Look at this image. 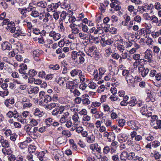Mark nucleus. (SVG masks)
<instances>
[{
	"instance_id": "38",
	"label": "nucleus",
	"mask_w": 161,
	"mask_h": 161,
	"mask_svg": "<svg viewBox=\"0 0 161 161\" xmlns=\"http://www.w3.org/2000/svg\"><path fill=\"white\" fill-rule=\"evenodd\" d=\"M125 121L124 119H121L118 120V125L119 126L122 127L125 125Z\"/></svg>"
},
{
	"instance_id": "32",
	"label": "nucleus",
	"mask_w": 161,
	"mask_h": 161,
	"mask_svg": "<svg viewBox=\"0 0 161 161\" xmlns=\"http://www.w3.org/2000/svg\"><path fill=\"white\" fill-rule=\"evenodd\" d=\"M150 19L153 22L155 23L157 25L158 22V19L157 17L155 15H153L151 17Z\"/></svg>"
},
{
	"instance_id": "54",
	"label": "nucleus",
	"mask_w": 161,
	"mask_h": 161,
	"mask_svg": "<svg viewBox=\"0 0 161 161\" xmlns=\"http://www.w3.org/2000/svg\"><path fill=\"white\" fill-rule=\"evenodd\" d=\"M19 12H20L21 14H22L23 15V16H22V17L23 18V17H25L26 16V14H25L26 12V10L22 8H19Z\"/></svg>"
},
{
	"instance_id": "57",
	"label": "nucleus",
	"mask_w": 161,
	"mask_h": 161,
	"mask_svg": "<svg viewBox=\"0 0 161 161\" xmlns=\"http://www.w3.org/2000/svg\"><path fill=\"white\" fill-rule=\"evenodd\" d=\"M44 101L45 103H48L51 101V97L48 95H46L45 96Z\"/></svg>"
},
{
	"instance_id": "28",
	"label": "nucleus",
	"mask_w": 161,
	"mask_h": 161,
	"mask_svg": "<svg viewBox=\"0 0 161 161\" xmlns=\"http://www.w3.org/2000/svg\"><path fill=\"white\" fill-rule=\"evenodd\" d=\"M116 94V92H114L113 94L111 95L110 97V99L112 101H117L119 99V97Z\"/></svg>"
},
{
	"instance_id": "43",
	"label": "nucleus",
	"mask_w": 161,
	"mask_h": 161,
	"mask_svg": "<svg viewBox=\"0 0 161 161\" xmlns=\"http://www.w3.org/2000/svg\"><path fill=\"white\" fill-rule=\"evenodd\" d=\"M30 125L31 126H35L38 124V122L36 120L34 119H31L30 122Z\"/></svg>"
},
{
	"instance_id": "34",
	"label": "nucleus",
	"mask_w": 161,
	"mask_h": 161,
	"mask_svg": "<svg viewBox=\"0 0 161 161\" xmlns=\"http://www.w3.org/2000/svg\"><path fill=\"white\" fill-rule=\"evenodd\" d=\"M131 79H129L128 80H127V82L128 84L131 86H135L134 85L135 82H136L135 79L134 77H131Z\"/></svg>"
},
{
	"instance_id": "26",
	"label": "nucleus",
	"mask_w": 161,
	"mask_h": 161,
	"mask_svg": "<svg viewBox=\"0 0 161 161\" xmlns=\"http://www.w3.org/2000/svg\"><path fill=\"white\" fill-rule=\"evenodd\" d=\"M111 3L110 4V6L111 8L114 9L117 4H119L120 3L117 0H110Z\"/></svg>"
},
{
	"instance_id": "19",
	"label": "nucleus",
	"mask_w": 161,
	"mask_h": 161,
	"mask_svg": "<svg viewBox=\"0 0 161 161\" xmlns=\"http://www.w3.org/2000/svg\"><path fill=\"white\" fill-rule=\"evenodd\" d=\"M98 146L97 144H92L90 145V148L92 151L96 150L97 151L99 152L101 149L98 147Z\"/></svg>"
},
{
	"instance_id": "33",
	"label": "nucleus",
	"mask_w": 161,
	"mask_h": 161,
	"mask_svg": "<svg viewBox=\"0 0 161 161\" xmlns=\"http://www.w3.org/2000/svg\"><path fill=\"white\" fill-rule=\"evenodd\" d=\"M56 104L55 103H52L48 105H45L44 107L46 108L51 110L53 108L56 107Z\"/></svg>"
},
{
	"instance_id": "8",
	"label": "nucleus",
	"mask_w": 161,
	"mask_h": 161,
	"mask_svg": "<svg viewBox=\"0 0 161 161\" xmlns=\"http://www.w3.org/2000/svg\"><path fill=\"white\" fill-rule=\"evenodd\" d=\"M78 36L81 39L89 40L90 39V34L88 33L80 32L79 33Z\"/></svg>"
},
{
	"instance_id": "44",
	"label": "nucleus",
	"mask_w": 161,
	"mask_h": 161,
	"mask_svg": "<svg viewBox=\"0 0 161 161\" xmlns=\"http://www.w3.org/2000/svg\"><path fill=\"white\" fill-rule=\"evenodd\" d=\"M39 91V88L37 87H34L33 88L31 89L29 92H31L32 93H34L35 94L37 93Z\"/></svg>"
},
{
	"instance_id": "45",
	"label": "nucleus",
	"mask_w": 161,
	"mask_h": 161,
	"mask_svg": "<svg viewBox=\"0 0 161 161\" xmlns=\"http://www.w3.org/2000/svg\"><path fill=\"white\" fill-rule=\"evenodd\" d=\"M33 55L34 57H39L40 55V53L39 50H36L33 52Z\"/></svg>"
},
{
	"instance_id": "4",
	"label": "nucleus",
	"mask_w": 161,
	"mask_h": 161,
	"mask_svg": "<svg viewBox=\"0 0 161 161\" xmlns=\"http://www.w3.org/2000/svg\"><path fill=\"white\" fill-rule=\"evenodd\" d=\"M90 113L93 115V116L96 119H99L103 115V114L96 108H92L90 110Z\"/></svg>"
},
{
	"instance_id": "50",
	"label": "nucleus",
	"mask_w": 161,
	"mask_h": 161,
	"mask_svg": "<svg viewBox=\"0 0 161 161\" xmlns=\"http://www.w3.org/2000/svg\"><path fill=\"white\" fill-rule=\"evenodd\" d=\"M136 103L137 102L135 99H133L132 100L129 102H127V103H128V104L130 106H134L135 105H136Z\"/></svg>"
},
{
	"instance_id": "61",
	"label": "nucleus",
	"mask_w": 161,
	"mask_h": 161,
	"mask_svg": "<svg viewBox=\"0 0 161 161\" xmlns=\"http://www.w3.org/2000/svg\"><path fill=\"white\" fill-rule=\"evenodd\" d=\"M88 86L90 88L92 89H95L97 86V85L96 83L94 82H91L90 83L89 85Z\"/></svg>"
},
{
	"instance_id": "56",
	"label": "nucleus",
	"mask_w": 161,
	"mask_h": 161,
	"mask_svg": "<svg viewBox=\"0 0 161 161\" xmlns=\"http://www.w3.org/2000/svg\"><path fill=\"white\" fill-rule=\"evenodd\" d=\"M153 52L156 53H158L160 51L159 48L157 46H154L153 48Z\"/></svg>"
},
{
	"instance_id": "36",
	"label": "nucleus",
	"mask_w": 161,
	"mask_h": 161,
	"mask_svg": "<svg viewBox=\"0 0 161 161\" xmlns=\"http://www.w3.org/2000/svg\"><path fill=\"white\" fill-rule=\"evenodd\" d=\"M134 20L137 23H140L142 21L141 17L139 15H137L134 17Z\"/></svg>"
},
{
	"instance_id": "6",
	"label": "nucleus",
	"mask_w": 161,
	"mask_h": 161,
	"mask_svg": "<svg viewBox=\"0 0 161 161\" xmlns=\"http://www.w3.org/2000/svg\"><path fill=\"white\" fill-rule=\"evenodd\" d=\"M139 72L143 77L146 76L148 72V69L147 68H145L143 65H140L138 67Z\"/></svg>"
},
{
	"instance_id": "49",
	"label": "nucleus",
	"mask_w": 161,
	"mask_h": 161,
	"mask_svg": "<svg viewBox=\"0 0 161 161\" xmlns=\"http://www.w3.org/2000/svg\"><path fill=\"white\" fill-rule=\"evenodd\" d=\"M28 75L30 76V77L36 75L37 73L36 71L34 70H31L28 72Z\"/></svg>"
},
{
	"instance_id": "35",
	"label": "nucleus",
	"mask_w": 161,
	"mask_h": 161,
	"mask_svg": "<svg viewBox=\"0 0 161 161\" xmlns=\"http://www.w3.org/2000/svg\"><path fill=\"white\" fill-rule=\"evenodd\" d=\"M8 91L4 90L3 91H0V96L3 97L7 96L8 94Z\"/></svg>"
},
{
	"instance_id": "55",
	"label": "nucleus",
	"mask_w": 161,
	"mask_h": 161,
	"mask_svg": "<svg viewBox=\"0 0 161 161\" xmlns=\"http://www.w3.org/2000/svg\"><path fill=\"white\" fill-rule=\"evenodd\" d=\"M79 117L77 114H75L73 116V119L75 123L79 122Z\"/></svg>"
},
{
	"instance_id": "5",
	"label": "nucleus",
	"mask_w": 161,
	"mask_h": 161,
	"mask_svg": "<svg viewBox=\"0 0 161 161\" xmlns=\"http://www.w3.org/2000/svg\"><path fill=\"white\" fill-rule=\"evenodd\" d=\"M144 59L145 61L150 62L152 58V55L151 54V51L147 49L144 53Z\"/></svg>"
},
{
	"instance_id": "60",
	"label": "nucleus",
	"mask_w": 161,
	"mask_h": 161,
	"mask_svg": "<svg viewBox=\"0 0 161 161\" xmlns=\"http://www.w3.org/2000/svg\"><path fill=\"white\" fill-rule=\"evenodd\" d=\"M153 41L152 39L150 38H148L147 39L146 41V43L148 46H150L152 44Z\"/></svg>"
},
{
	"instance_id": "13",
	"label": "nucleus",
	"mask_w": 161,
	"mask_h": 161,
	"mask_svg": "<svg viewBox=\"0 0 161 161\" xmlns=\"http://www.w3.org/2000/svg\"><path fill=\"white\" fill-rule=\"evenodd\" d=\"M20 67V69H19V71L20 74L26 73V72H27V66L25 64H21Z\"/></svg>"
},
{
	"instance_id": "51",
	"label": "nucleus",
	"mask_w": 161,
	"mask_h": 161,
	"mask_svg": "<svg viewBox=\"0 0 161 161\" xmlns=\"http://www.w3.org/2000/svg\"><path fill=\"white\" fill-rule=\"evenodd\" d=\"M8 158L9 161H14L15 159V157L12 153L8 155Z\"/></svg>"
},
{
	"instance_id": "11",
	"label": "nucleus",
	"mask_w": 161,
	"mask_h": 161,
	"mask_svg": "<svg viewBox=\"0 0 161 161\" xmlns=\"http://www.w3.org/2000/svg\"><path fill=\"white\" fill-rule=\"evenodd\" d=\"M77 83L75 81H68L66 83V87L67 88L70 89V91L72 92L71 89H74L75 88Z\"/></svg>"
},
{
	"instance_id": "16",
	"label": "nucleus",
	"mask_w": 161,
	"mask_h": 161,
	"mask_svg": "<svg viewBox=\"0 0 161 161\" xmlns=\"http://www.w3.org/2000/svg\"><path fill=\"white\" fill-rule=\"evenodd\" d=\"M10 44L7 42H3L2 45V48L3 50H9L10 49Z\"/></svg>"
},
{
	"instance_id": "7",
	"label": "nucleus",
	"mask_w": 161,
	"mask_h": 161,
	"mask_svg": "<svg viewBox=\"0 0 161 161\" xmlns=\"http://www.w3.org/2000/svg\"><path fill=\"white\" fill-rule=\"evenodd\" d=\"M38 130L37 127H31L28 134L31 136V137L36 138V137L37 136Z\"/></svg>"
},
{
	"instance_id": "14",
	"label": "nucleus",
	"mask_w": 161,
	"mask_h": 161,
	"mask_svg": "<svg viewBox=\"0 0 161 161\" xmlns=\"http://www.w3.org/2000/svg\"><path fill=\"white\" fill-rule=\"evenodd\" d=\"M89 96L88 95H84L82 96V103L85 105H88L90 103V101L89 100L88 97Z\"/></svg>"
},
{
	"instance_id": "24",
	"label": "nucleus",
	"mask_w": 161,
	"mask_h": 161,
	"mask_svg": "<svg viewBox=\"0 0 161 161\" xmlns=\"http://www.w3.org/2000/svg\"><path fill=\"white\" fill-rule=\"evenodd\" d=\"M130 159H132L134 160H136L139 158V157L137 156L134 153H130L129 155Z\"/></svg>"
},
{
	"instance_id": "59",
	"label": "nucleus",
	"mask_w": 161,
	"mask_h": 161,
	"mask_svg": "<svg viewBox=\"0 0 161 161\" xmlns=\"http://www.w3.org/2000/svg\"><path fill=\"white\" fill-rule=\"evenodd\" d=\"M161 34V32H153L152 33V35L154 38L159 36Z\"/></svg>"
},
{
	"instance_id": "23",
	"label": "nucleus",
	"mask_w": 161,
	"mask_h": 161,
	"mask_svg": "<svg viewBox=\"0 0 161 161\" xmlns=\"http://www.w3.org/2000/svg\"><path fill=\"white\" fill-rule=\"evenodd\" d=\"M14 103V99L13 98L7 99L5 101V104L7 107L10 106V104H12Z\"/></svg>"
},
{
	"instance_id": "15",
	"label": "nucleus",
	"mask_w": 161,
	"mask_h": 161,
	"mask_svg": "<svg viewBox=\"0 0 161 161\" xmlns=\"http://www.w3.org/2000/svg\"><path fill=\"white\" fill-rule=\"evenodd\" d=\"M1 87L3 90H9L13 88V86L10 84L4 83L3 84Z\"/></svg>"
},
{
	"instance_id": "12",
	"label": "nucleus",
	"mask_w": 161,
	"mask_h": 161,
	"mask_svg": "<svg viewBox=\"0 0 161 161\" xmlns=\"http://www.w3.org/2000/svg\"><path fill=\"white\" fill-rule=\"evenodd\" d=\"M147 97L146 99L147 102L151 101L153 102L155 101V98L153 94H152L150 91L148 92L147 93Z\"/></svg>"
},
{
	"instance_id": "20",
	"label": "nucleus",
	"mask_w": 161,
	"mask_h": 161,
	"mask_svg": "<svg viewBox=\"0 0 161 161\" xmlns=\"http://www.w3.org/2000/svg\"><path fill=\"white\" fill-rule=\"evenodd\" d=\"M19 46H17V47L16 48V49H14L13 50V51H11L9 53V56L10 57H14V56L15 54H18V53H19Z\"/></svg>"
},
{
	"instance_id": "62",
	"label": "nucleus",
	"mask_w": 161,
	"mask_h": 161,
	"mask_svg": "<svg viewBox=\"0 0 161 161\" xmlns=\"http://www.w3.org/2000/svg\"><path fill=\"white\" fill-rule=\"evenodd\" d=\"M4 63L3 62H1L0 63V70L3 72H4L6 69V67L4 66Z\"/></svg>"
},
{
	"instance_id": "63",
	"label": "nucleus",
	"mask_w": 161,
	"mask_h": 161,
	"mask_svg": "<svg viewBox=\"0 0 161 161\" xmlns=\"http://www.w3.org/2000/svg\"><path fill=\"white\" fill-rule=\"evenodd\" d=\"M111 118L112 119H116L118 117L117 114L113 111L110 114Z\"/></svg>"
},
{
	"instance_id": "30",
	"label": "nucleus",
	"mask_w": 161,
	"mask_h": 161,
	"mask_svg": "<svg viewBox=\"0 0 161 161\" xmlns=\"http://www.w3.org/2000/svg\"><path fill=\"white\" fill-rule=\"evenodd\" d=\"M37 5L39 7L45 8L47 6V3L44 1H41L37 3Z\"/></svg>"
},
{
	"instance_id": "3",
	"label": "nucleus",
	"mask_w": 161,
	"mask_h": 161,
	"mask_svg": "<svg viewBox=\"0 0 161 161\" xmlns=\"http://www.w3.org/2000/svg\"><path fill=\"white\" fill-rule=\"evenodd\" d=\"M85 49L86 50L87 55L90 56L92 57L97 55V53L96 52L97 48L95 46H92L88 48L85 47Z\"/></svg>"
},
{
	"instance_id": "25",
	"label": "nucleus",
	"mask_w": 161,
	"mask_h": 161,
	"mask_svg": "<svg viewBox=\"0 0 161 161\" xmlns=\"http://www.w3.org/2000/svg\"><path fill=\"white\" fill-rule=\"evenodd\" d=\"M128 153L126 151H123L121 154L120 158L121 160H126L128 157Z\"/></svg>"
},
{
	"instance_id": "29",
	"label": "nucleus",
	"mask_w": 161,
	"mask_h": 161,
	"mask_svg": "<svg viewBox=\"0 0 161 161\" xmlns=\"http://www.w3.org/2000/svg\"><path fill=\"white\" fill-rule=\"evenodd\" d=\"M95 140L94 136L92 135L90 136H88L86 138V141L87 142L89 143L93 142Z\"/></svg>"
},
{
	"instance_id": "31",
	"label": "nucleus",
	"mask_w": 161,
	"mask_h": 161,
	"mask_svg": "<svg viewBox=\"0 0 161 161\" xmlns=\"http://www.w3.org/2000/svg\"><path fill=\"white\" fill-rule=\"evenodd\" d=\"M21 50H20V51H19V53H18L17 54L16 56V59L17 60L19 61H23L24 59L23 55L21 54V53L20 52V51Z\"/></svg>"
},
{
	"instance_id": "48",
	"label": "nucleus",
	"mask_w": 161,
	"mask_h": 161,
	"mask_svg": "<svg viewBox=\"0 0 161 161\" xmlns=\"http://www.w3.org/2000/svg\"><path fill=\"white\" fill-rule=\"evenodd\" d=\"M34 114L35 115L39 116V117H41L42 116V113L40 110L37 108H36V109L34 113Z\"/></svg>"
},
{
	"instance_id": "1",
	"label": "nucleus",
	"mask_w": 161,
	"mask_h": 161,
	"mask_svg": "<svg viewBox=\"0 0 161 161\" xmlns=\"http://www.w3.org/2000/svg\"><path fill=\"white\" fill-rule=\"evenodd\" d=\"M52 113L53 115L55 116H60V114H62V116L60 119V122L62 123L65 122L69 115L68 110L65 107L62 106L58 107L57 108L53 110Z\"/></svg>"
},
{
	"instance_id": "22",
	"label": "nucleus",
	"mask_w": 161,
	"mask_h": 161,
	"mask_svg": "<svg viewBox=\"0 0 161 161\" xmlns=\"http://www.w3.org/2000/svg\"><path fill=\"white\" fill-rule=\"evenodd\" d=\"M3 153L5 155H9L12 153L11 149L8 147L4 148L2 150Z\"/></svg>"
},
{
	"instance_id": "46",
	"label": "nucleus",
	"mask_w": 161,
	"mask_h": 161,
	"mask_svg": "<svg viewBox=\"0 0 161 161\" xmlns=\"http://www.w3.org/2000/svg\"><path fill=\"white\" fill-rule=\"evenodd\" d=\"M101 103L98 102H93L92 104V108H95V107H98L100 106Z\"/></svg>"
},
{
	"instance_id": "52",
	"label": "nucleus",
	"mask_w": 161,
	"mask_h": 161,
	"mask_svg": "<svg viewBox=\"0 0 161 161\" xmlns=\"http://www.w3.org/2000/svg\"><path fill=\"white\" fill-rule=\"evenodd\" d=\"M32 126L30 124H28L25 125L24 127V129L26 131L27 133L28 134L30 130H31Z\"/></svg>"
},
{
	"instance_id": "58",
	"label": "nucleus",
	"mask_w": 161,
	"mask_h": 161,
	"mask_svg": "<svg viewBox=\"0 0 161 161\" xmlns=\"http://www.w3.org/2000/svg\"><path fill=\"white\" fill-rule=\"evenodd\" d=\"M69 13H66L65 12H63L61 15V17H62L63 19H65L66 17L69 18Z\"/></svg>"
},
{
	"instance_id": "17",
	"label": "nucleus",
	"mask_w": 161,
	"mask_h": 161,
	"mask_svg": "<svg viewBox=\"0 0 161 161\" xmlns=\"http://www.w3.org/2000/svg\"><path fill=\"white\" fill-rule=\"evenodd\" d=\"M74 25V24H71L70 25L72 32L73 33L78 34L80 32V30L77 27H75Z\"/></svg>"
},
{
	"instance_id": "37",
	"label": "nucleus",
	"mask_w": 161,
	"mask_h": 161,
	"mask_svg": "<svg viewBox=\"0 0 161 161\" xmlns=\"http://www.w3.org/2000/svg\"><path fill=\"white\" fill-rule=\"evenodd\" d=\"M155 124L157 125V126H154L153 127L154 128H155L156 129H157L161 128V126H160V125L161 124V120H156L155 122L153 123V125H154Z\"/></svg>"
},
{
	"instance_id": "21",
	"label": "nucleus",
	"mask_w": 161,
	"mask_h": 161,
	"mask_svg": "<svg viewBox=\"0 0 161 161\" xmlns=\"http://www.w3.org/2000/svg\"><path fill=\"white\" fill-rule=\"evenodd\" d=\"M82 73L80 70L77 69H74L72 70L70 72V74L72 76H75L76 75H79Z\"/></svg>"
},
{
	"instance_id": "53",
	"label": "nucleus",
	"mask_w": 161,
	"mask_h": 161,
	"mask_svg": "<svg viewBox=\"0 0 161 161\" xmlns=\"http://www.w3.org/2000/svg\"><path fill=\"white\" fill-rule=\"evenodd\" d=\"M49 68L50 69H53V70H57L59 69V66L58 64L55 65H51L49 66Z\"/></svg>"
},
{
	"instance_id": "9",
	"label": "nucleus",
	"mask_w": 161,
	"mask_h": 161,
	"mask_svg": "<svg viewBox=\"0 0 161 161\" xmlns=\"http://www.w3.org/2000/svg\"><path fill=\"white\" fill-rule=\"evenodd\" d=\"M49 36L52 37L55 41L58 40L61 37V35L60 34L53 31L49 32Z\"/></svg>"
},
{
	"instance_id": "2",
	"label": "nucleus",
	"mask_w": 161,
	"mask_h": 161,
	"mask_svg": "<svg viewBox=\"0 0 161 161\" xmlns=\"http://www.w3.org/2000/svg\"><path fill=\"white\" fill-rule=\"evenodd\" d=\"M85 55L82 52L77 53L75 51H73L71 53V58L77 64L82 63L84 61Z\"/></svg>"
},
{
	"instance_id": "27",
	"label": "nucleus",
	"mask_w": 161,
	"mask_h": 161,
	"mask_svg": "<svg viewBox=\"0 0 161 161\" xmlns=\"http://www.w3.org/2000/svg\"><path fill=\"white\" fill-rule=\"evenodd\" d=\"M138 9L141 12L146 11L148 9V6L146 4H143L142 6H139Z\"/></svg>"
},
{
	"instance_id": "41",
	"label": "nucleus",
	"mask_w": 161,
	"mask_h": 161,
	"mask_svg": "<svg viewBox=\"0 0 161 161\" xmlns=\"http://www.w3.org/2000/svg\"><path fill=\"white\" fill-rule=\"evenodd\" d=\"M31 82L34 83L36 84L39 85L42 83V81L39 79H35L33 78H31Z\"/></svg>"
},
{
	"instance_id": "10",
	"label": "nucleus",
	"mask_w": 161,
	"mask_h": 161,
	"mask_svg": "<svg viewBox=\"0 0 161 161\" xmlns=\"http://www.w3.org/2000/svg\"><path fill=\"white\" fill-rule=\"evenodd\" d=\"M129 125L134 130H137L140 127V125L136 121L131 120L128 123Z\"/></svg>"
},
{
	"instance_id": "64",
	"label": "nucleus",
	"mask_w": 161,
	"mask_h": 161,
	"mask_svg": "<svg viewBox=\"0 0 161 161\" xmlns=\"http://www.w3.org/2000/svg\"><path fill=\"white\" fill-rule=\"evenodd\" d=\"M31 15L34 17H37L39 16V13L36 11H33L31 13Z\"/></svg>"
},
{
	"instance_id": "42",
	"label": "nucleus",
	"mask_w": 161,
	"mask_h": 161,
	"mask_svg": "<svg viewBox=\"0 0 161 161\" xmlns=\"http://www.w3.org/2000/svg\"><path fill=\"white\" fill-rule=\"evenodd\" d=\"M93 75H94V80H97V79L101 78L100 76H99V75L98 74L97 71V70H94L93 72Z\"/></svg>"
},
{
	"instance_id": "47",
	"label": "nucleus",
	"mask_w": 161,
	"mask_h": 161,
	"mask_svg": "<svg viewBox=\"0 0 161 161\" xmlns=\"http://www.w3.org/2000/svg\"><path fill=\"white\" fill-rule=\"evenodd\" d=\"M14 24L13 22H10V23H8L7 24V26L6 27V29L8 30H10L12 28H13L14 26Z\"/></svg>"
},
{
	"instance_id": "18",
	"label": "nucleus",
	"mask_w": 161,
	"mask_h": 161,
	"mask_svg": "<svg viewBox=\"0 0 161 161\" xmlns=\"http://www.w3.org/2000/svg\"><path fill=\"white\" fill-rule=\"evenodd\" d=\"M68 12H69V14H69V16H68L69 21L72 23L76 21V19L74 16H73V12L71 11H68Z\"/></svg>"
},
{
	"instance_id": "39",
	"label": "nucleus",
	"mask_w": 161,
	"mask_h": 161,
	"mask_svg": "<svg viewBox=\"0 0 161 161\" xmlns=\"http://www.w3.org/2000/svg\"><path fill=\"white\" fill-rule=\"evenodd\" d=\"M1 143L2 144V146L3 147H4V148L8 147L9 146L8 142L6 140H3Z\"/></svg>"
},
{
	"instance_id": "40",
	"label": "nucleus",
	"mask_w": 161,
	"mask_h": 161,
	"mask_svg": "<svg viewBox=\"0 0 161 161\" xmlns=\"http://www.w3.org/2000/svg\"><path fill=\"white\" fill-rule=\"evenodd\" d=\"M80 82L82 83L85 82V81L87 80V79L86 78V76L84 75L80 74Z\"/></svg>"
}]
</instances>
